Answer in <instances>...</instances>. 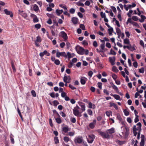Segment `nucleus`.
Returning <instances> with one entry per match:
<instances>
[{"instance_id":"nucleus-1","label":"nucleus","mask_w":146,"mask_h":146,"mask_svg":"<svg viewBox=\"0 0 146 146\" xmlns=\"http://www.w3.org/2000/svg\"><path fill=\"white\" fill-rule=\"evenodd\" d=\"M75 49L77 53L80 55H83L84 54L85 49L79 45L77 46L75 48Z\"/></svg>"},{"instance_id":"nucleus-2","label":"nucleus","mask_w":146,"mask_h":146,"mask_svg":"<svg viewBox=\"0 0 146 146\" xmlns=\"http://www.w3.org/2000/svg\"><path fill=\"white\" fill-rule=\"evenodd\" d=\"M74 142L75 144H81L84 143V140L82 136H78L76 137L74 139Z\"/></svg>"},{"instance_id":"nucleus-3","label":"nucleus","mask_w":146,"mask_h":146,"mask_svg":"<svg viewBox=\"0 0 146 146\" xmlns=\"http://www.w3.org/2000/svg\"><path fill=\"white\" fill-rule=\"evenodd\" d=\"M98 133H99L104 139H108L110 138V136L108 132L106 133L103 131H98Z\"/></svg>"},{"instance_id":"nucleus-4","label":"nucleus","mask_w":146,"mask_h":146,"mask_svg":"<svg viewBox=\"0 0 146 146\" xmlns=\"http://www.w3.org/2000/svg\"><path fill=\"white\" fill-rule=\"evenodd\" d=\"M73 113L74 115L77 117H81L82 116V113L80 112L78 110L73 109Z\"/></svg>"},{"instance_id":"nucleus-5","label":"nucleus","mask_w":146,"mask_h":146,"mask_svg":"<svg viewBox=\"0 0 146 146\" xmlns=\"http://www.w3.org/2000/svg\"><path fill=\"white\" fill-rule=\"evenodd\" d=\"M88 137L89 139H87L88 142L89 143H92L95 138V135L94 134H91L89 135Z\"/></svg>"},{"instance_id":"nucleus-6","label":"nucleus","mask_w":146,"mask_h":146,"mask_svg":"<svg viewBox=\"0 0 146 146\" xmlns=\"http://www.w3.org/2000/svg\"><path fill=\"white\" fill-rule=\"evenodd\" d=\"M63 56L65 58H66L67 56L64 52H60L59 51L57 52L56 54V56L59 58L60 56Z\"/></svg>"},{"instance_id":"nucleus-7","label":"nucleus","mask_w":146,"mask_h":146,"mask_svg":"<svg viewBox=\"0 0 146 146\" xmlns=\"http://www.w3.org/2000/svg\"><path fill=\"white\" fill-rule=\"evenodd\" d=\"M109 59V62L112 65H113L115 64V56L110 57Z\"/></svg>"},{"instance_id":"nucleus-8","label":"nucleus","mask_w":146,"mask_h":146,"mask_svg":"<svg viewBox=\"0 0 146 146\" xmlns=\"http://www.w3.org/2000/svg\"><path fill=\"white\" fill-rule=\"evenodd\" d=\"M61 36L64 39V41H66L68 38L67 34L64 31H62L60 32Z\"/></svg>"},{"instance_id":"nucleus-9","label":"nucleus","mask_w":146,"mask_h":146,"mask_svg":"<svg viewBox=\"0 0 146 146\" xmlns=\"http://www.w3.org/2000/svg\"><path fill=\"white\" fill-rule=\"evenodd\" d=\"M78 104L81 108L82 110L84 111L85 110V104L82 102H79Z\"/></svg>"},{"instance_id":"nucleus-10","label":"nucleus","mask_w":146,"mask_h":146,"mask_svg":"<svg viewBox=\"0 0 146 146\" xmlns=\"http://www.w3.org/2000/svg\"><path fill=\"white\" fill-rule=\"evenodd\" d=\"M5 14L7 15H9L11 17H12L13 16V14L12 12H11L10 11H9L7 9H5L4 10Z\"/></svg>"},{"instance_id":"nucleus-11","label":"nucleus","mask_w":146,"mask_h":146,"mask_svg":"<svg viewBox=\"0 0 146 146\" xmlns=\"http://www.w3.org/2000/svg\"><path fill=\"white\" fill-rule=\"evenodd\" d=\"M96 121V120L94 119L93 121V122H91L90 123L89 127L91 129H93L95 127Z\"/></svg>"},{"instance_id":"nucleus-12","label":"nucleus","mask_w":146,"mask_h":146,"mask_svg":"<svg viewBox=\"0 0 146 146\" xmlns=\"http://www.w3.org/2000/svg\"><path fill=\"white\" fill-rule=\"evenodd\" d=\"M135 45L131 46L129 43V40H128V50H131L133 51L135 50Z\"/></svg>"},{"instance_id":"nucleus-13","label":"nucleus","mask_w":146,"mask_h":146,"mask_svg":"<svg viewBox=\"0 0 146 146\" xmlns=\"http://www.w3.org/2000/svg\"><path fill=\"white\" fill-rule=\"evenodd\" d=\"M71 21L72 23L74 25L76 24L78 21V18L76 17H73L72 18Z\"/></svg>"},{"instance_id":"nucleus-14","label":"nucleus","mask_w":146,"mask_h":146,"mask_svg":"<svg viewBox=\"0 0 146 146\" xmlns=\"http://www.w3.org/2000/svg\"><path fill=\"white\" fill-rule=\"evenodd\" d=\"M137 130V129L136 128V126L135 125H134L133 126V132L134 134V135L135 136H136L137 135V133L136 131Z\"/></svg>"},{"instance_id":"nucleus-15","label":"nucleus","mask_w":146,"mask_h":146,"mask_svg":"<svg viewBox=\"0 0 146 146\" xmlns=\"http://www.w3.org/2000/svg\"><path fill=\"white\" fill-rule=\"evenodd\" d=\"M141 19H139V21L141 22V23H143V22L145 19H146V17L144 15H141Z\"/></svg>"},{"instance_id":"nucleus-16","label":"nucleus","mask_w":146,"mask_h":146,"mask_svg":"<svg viewBox=\"0 0 146 146\" xmlns=\"http://www.w3.org/2000/svg\"><path fill=\"white\" fill-rule=\"evenodd\" d=\"M88 108H95V105L93 104L91 102H89L88 103Z\"/></svg>"},{"instance_id":"nucleus-17","label":"nucleus","mask_w":146,"mask_h":146,"mask_svg":"<svg viewBox=\"0 0 146 146\" xmlns=\"http://www.w3.org/2000/svg\"><path fill=\"white\" fill-rule=\"evenodd\" d=\"M11 64L12 67L13 69V72H15L16 70L14 65V64L13 61V60H11Z\"/></svg>"},{"instance_id":"nucleus-18","label":"nucleus","mask_w":146,"mask_h":146,"mask_svg":"<svg viewBox=\"0 0 146 146\" xmlns=\"http://www.w3.org/2000/svg\"><path fill=\"white\" fill-rule=\"evenodd\" d=\"M121 74L124 77H125V80L127 82H128V76H125V73L123 71H121Z\"/></svg>"},{"instance_id":"nucleus-19","label":"nucleus","mask_w":146,"mask_h":146,"mask_svg":"<svg viewBox=\"0 0 146 146\" xmlns=\"http://www.w3.org/2000/svg\"><path fill=\"white\" fill-rule=\"evenodd\" d=\"M55 120L56 122L58 124L62 122L61 120L60 117H58L55 118Z\"/></svg>"},{"instance_id":"nucleus-20","label":"nucleus","mask_w":146,"mask_h":146,"mask_svg":"<svg viewBox=\"0 0 146 146\" xmlns=\"http://www.w3.org/2000/svg\"><path fill=\"white\" fill-rule=\"evenodd\" d=\"M108 130L109 131V133L110 134L113 133L115 132L114 129L113 127H112L110 129Z\"/></svg>"},{"instance_id":"nucleus-21","label":"nucleus","mask_w":146,"mask_h":146,"mask_svg":"<svg viewBox=\"0 0 146 146\" xmlns=\"http://www.w3.org/2000/svg\"><path fill=\"white\" fill-rule=\"evenodd\" d=\"M115 141L117 144L120 145H122L124 143V141H121L118 139L117 140Z\"/></svg>"},{"instance_id":"nucleus-22","label":"nucleus","mask_w":146,"mask_h":146,"mask_svg":"<svg viewBox=\"0 0 146 146\" xmlns=\"http://www.w3.org/2000/svg\"><path fill=\"white\" fill-rule=\"evenodd\" d=\"M62 130L64 133H67L69 131L68 127H64L62 128Z\"/></svg>"},{"instance_id":"nucleus-23","label":"nucleus","mask_w":146,"mask_h":146,"mask_svg":"<svg viewBox=\"0 0 146 146\" xmlns=\"http://www.w3.org/2000/svg\"><path fill=\"white\" fill-rule=\"evenodd\" d=\"M109 31V34L110 36L111 35L112 32L113 31V28L111 27L108 29Z\"/></svg>"},{"instance_id":"nucleus-24","label":"nucleus","mask_w":146,"mask_h":146,"mask_svg":"<svg viewBox=\"0 0 146 146\" xmlns=\"http://www.w3.org/2000/svg\"><path fill=\"white\" fill-rule=\"evenodd\" d=\"M112 71L115 72H117L119 71L116 67L115 66H113Z\"/></svg>"},{"instance_id":"nucleus-25","label":"nucleus","mask_w":146,"mask_h":146,"mask_svg":"<svg viewBox=\"0 0 146 146\" xmlns=\"http://www.w3.org/2000/svg\"><path fill=\"white\" fill-rule=\"evenodd\" d=\"M20 15L24 17L25 19H26L27 17V13L24 11L23 13H21Z\"/></svg>"},{"instance_id":"nucleus-26","label":"nucleus","mask_w":146,"mask_h":146,"mask_svg":"<svg viewBox=\"0 0 146 146\" xmlns=\"http://www.w3.org/2000/svg\"><path fill=\"white\" fill-rule=\"evenodd\" d=\"M54 141L55 144H57L59 143V139L58 137H54Z\"/></svg>"},{"instance_id":"nucleus-27","label":"nucleus","mask_w":146,"mask_h":146,"mask_svg":"<svg viewBox=\"0 0 146 146\" xmlns=\"http://www.w3.org/2000/svg\"><path fill=\"white\" fill-rule=\"evenodd\" d=\"M137 125L138 126L137 129H140V130H141V127L142 125L141 123L140 122H139L137 124Z\"/></svg>"},{"instance_id":"nucleus-28","label":"nucleus","mask_w":146,"mask_h":146,"mask_svg":"<svg viewBox=\"0 0 146 146\" xmlns=\"http://www.w3.org/2000/svg\"><path fill=\"white\" fill-rule=\"evenodd\" d=\"M109 54H112L115 55L116 54V53L114 50L111 49L110 50V52Z\"/></svg>"},{"instance_id":"nucleus-29","label":"nucleus","mask_w":146,"mask_h":146,"mask_svg":"<svg viewBox=\"0 0 146 146\" xmlns=\"http://www.w3.org/2000/svg\"><path fill=\"white\" fill-rule=\"evenodd\" d=\"M54 62V64L57 65H58L60 63V60L58 59H56Z\"/></svg>"},{"instance_id":"nucleus-30","label":"nucleus","mask_w":146,"mask_h":146,"mask_svg":"<svg viewBox=\"0 0 146 146\" xmlns=\"http://www.w3.org/2000/svg\"><path fill=\"white\" fill-rule=\"evenodd\" d=\"M114 98L116 100H121L120 96L118 95L115 94Z\"/></svg>"},{"instance_id":"nucleus-31","label":"nucleus","mask_w":146,"mask_h":146,"mask_svg":"<svg viewBox=\"0 0 146 146\" xmlns=\"http://www.w3.org/2000/svg\"><path fill=\"white\" fill-rule=\"evenodd\" d=\"M132 19L135 21H137L138 20L137 16H133L132 17Z\"/></svg>"},{"instance_id":"nucleus-32","label":"nucleus","mask_w":146,"mask_h":146,"mask_svg":"<svg viewBox=\"0 0 146 146\" xmlns=\"http://www.w3.org/2000/svg\"><path fill=\"white\" fill-rule=\"evenodd\" d=\"M117 118L119 121H121L122 118L121 117V115H120L119 114L117 113Z\"/></svg>"},{"instance_id":"nucleus-33","label":"nucleus","mask_w":146,"mask_h":146,"mask_svg":"<svg viewBox=\"0 0 146 146\" xmlns=\"http://www.w3.org/2000/svg\"><path fill=\"white\" fill-rule=\"evenodd\" d=\"M113 88L116 91V92H118V89L117 87L114 84H113L112 86Z\"/></svg>"},{"instance_id":"nucleus-34","label":"nucleus","mask_w":146,"mask_h":146,"mask_svg":"<svg viewBox=\"0 0 146 146\" xmlns=\"http://www.w3.org/2000/svg\"><path fill=\"white\" fill-rule=\"evenodd\" d=\"M64 140L65 142L67 143L69 141V139L68 137L65 136L64 138Z\"/></svg>"},{"instance_id":"nucleus-35","label":"nucleus","mask_w":146,"mask_h":146,"mask_svg":"<svg viewBox=\"0 0 146 146\" xmlns=\"http://www.w3.org/2000/svg\"><path fill=\"white\" fill-rule=\"evenodd\" d=\"M80 82L82 84L84 85L86 83V81L84 79L81 78L80 79Z\"/></svg>"},{"instance_id":"nucleus-36","label":"nucleus","mask_w":146,"mask_h":146,"mask_svg":"<svg viewBox=\"0 0 146 146\" xmlns=\"http://www.w3.org/2000/svg\"><path fill=\"white\" fill-rule=\"evenodd\" d=\"M59 6L60 7L63 8L64 10H67V7H66L65 5H62V4H60L59 5Z\"/></svg>"},{"instance_id":"nucleus-37","label":"nucleus","mask_w":146,"mask_h":146,"mask_svg":"<svg viewBox=\"0 0 146 146\" xmlns=\"http://www.w3.org/2000/svg\"><path fill=\"white\" fill-rule=\"evenodd\" d=\"M33 9L35 11L38 10L39 9L38 6L36 5L35 4L33 7Z\"/></svg>"},{"instance_id":"nucleus-38","label":"nucleus","mask_w":146,"mask_h":146,"mask_svg":"<svg viewBox=\"0 0 146 146\" xmlns=\"http://www.w3.org/2000/svg\"><path fill=\"white\" fill-rule=\"evenodd\" d=\"M68 80V77L67 76H66V74H65L63 78V81L64 82H67V81Z\"/></svg>"},{"instance_id":"nucleus-39","label":"nucleus","mask_w":146,"mask_h":146,"mask_svg":"<svg viewBox=\"0 0 146 146\" xmlns=\"http://www.w3.org/2000/svg\"><path fill=\"white\" fill-rule=\"evenodd\" d=\"M136 6V5L135 3H133L132 5H128V9L131 8L132 7H135Z\"/></svg>"},{"instance_id":"nucleus-40","label":"nucleus","mask_w":146,"mask_h":146,"mask_svg":"<svg viewBox=\"0 0 146 146\" xmlns=\"http://www.w3.org/2000/svg\"><path fill=\"white\" fill-rule=\"evenodd\" d=\"M69 12L72 14H73L75 12V9L73 8H71L70 9Z\"/></svg>"},{"instance_id":"nucleus-41","label":"nucleus","mask_w":146,"mask_h":146,"mask_svg":"<svg viewBox=\"0 0 146 146\" xmlns=\"http://www.w3.org/2000/svg\"><path fill=\"white\" fill-rule=\"evenodd\" d=\"M140 145L141 146H144L145 145V141L143 139H141L140 143Z\"/></svg>"},{"instance_id":"nucleus-42","label":"nucleus","mask_w":146,"mask_h":146,"mask_svg":"<svg viewBox=\"0 0 146 146\" xmlns=\"http://www.w3.org/2000/svg\"><path fill=\"white\" fill-rule=\"evenodd\" d=\"M116 32L117 34H121V32L120 29L118 27L116 28Z\"/></svg>"},{"instance_id":"nucleus-43","label":"nucleus","mask_w":146,"mask_h":146,"mask_svg":"<svg viewBox=\"0 0 146 146\" xmlns=\"http://www.w3.org/2000/svg\"><path fill=\"white\" fill-rule=\"evenodd\" d=\"M54 105L56 106L58 105L59 104V102L57 100H54L53 102Z\"/></svg>"},{"instance_id":"nucleus-44","label":"nucleus","mask_w":146,"mask_h":146,"mask_svg":"<svg viewBox=\"0 0 146 146\" xmlns=\"http://www.w3.org/2000/svg\"><path fill=\"white\" fill-rule=\"evenodd\" d=\"M139 72L140 73H143L144 72V69L143 67H142L139 69Z\"/></svg>"},{"instance_id":"nucleus-45","label":"nucleus","mask_w":146,"mask_h":146,"mask_svg":"<svg viewBox=\"0 0 146 146\" xmlns=\"http://www.w3.org/2000/svg\"><path fill=\"white\" fill-rule=\"evenodd\" d=\"M35 41H36L38 42H41V38L39 36H37L36 37V39Z\"/></svg>"},{"instance_id":"nucleus-46","label":"nucleus","mask_w":146,"mask_h":146,"mask_svg":"<svg viewBox=\"0 0 146 146\" xmlns=\"http://www.w3.org/2000/svg\"><path fill=\"white\" fill-rule=\"evenodd\" d=\"M33 21L34 23H36L38 22V19L36 16L33 18Z\"/></svg>"},{"instance_id":"nucleus-47","label":"nucleus","mask_w":146,"mask_h":146,"mask_svg":"<svg viewBox=\"0 0 146 146\" xmlns=\"http://www.w3.org/2000/svg\"><path fill=\"white\" fill-rule=\"evenodd\" d=\"M70 121L71 122L73 123H76V119L74 117H73L72 118H71L70 119Z\"/></svg>"},{"instance_id":"nucleus-48","label":"nucleus","mask_w":146,"mask_h":146,"mask_svg":"<svg viewBox=\"0 0 146 146\" xmlns=\"http://www.w3.org/2000/svg\"><path fill=\"white\" fill-rule=\"evenodd\" d=\"M31 93L33 97H35L36 96L35 92L34 90H32L31 91Z\"/></svg>"},{"instance_id":"nucleus-49","label":"nucleus","mask_w":146,"mask_h":146,"mask_svg":"<svg viewBox=\"0 0 146 146\" xmlns=\"http://www.w3.org/2000/svg\"><path fill=\"white\" fill-rule=\"evenodd\" d=\"M100 15L102 18H104L106 17V14L105 13H103V12L100 13Z\"/></svg>"},{"instance_id":"nucleus-50","label":"nucleus","mask_w":146,"mask_h":146,"mask_svg":"<svg viewBox=\"0 0 146 146\" xmlns=\"http://www.w3.org/2000/svg\"><path fill=\"white\" fill-rule=\"evenodd\" d=\"M69 88H71V89L72 90H74L75 89H76V88L73 85H72L71 84H69Z\"/></svg>"},{"instance_id":"nucleus-51","label":"nucleus","mask_w":146,"mask_h":146,"mask_svg":"<svg viewBox=\"0 0 146 146\" xmlns=\"http://www.w3.org/2000/svg\"><path fill=\"white\" fill-rule=\"evenodd\" d=\"M82 44L85 46H87L88 45L87 41L86 40H84L82 42Z\"/></svg>"},{"instance_id":"nucleus-52","label":"nucleus","mask_w":146,"mask_h":146,"mask_svg":"<svg viewBox=\"0 0 146 146\" xmlns=\"http://www.w3.org/2000/svg\"><path fill=\"white\" fill-rule=\"evenodd\" d=\"M97 84L98 87L100 89H102V83L101 82H98L97 83Z\"/></svg>"},{"instance_id":"nucleus-53","label":"nucleus","mask_w":146,"mask_h":146,"mask_svg":"<svg viewBox=\"0 0 146 146\" xmlns=\"http://www.w3.org/2000/svg\"><path fill=\"white\" fill-rule=\"evenodd\" d=\"M77 5L78 6H82V7H84V4L80 2H78L77 3Z\"/></svg>"},{"instance_id":"nucleus-54","label":"nucleus","mask_w":146,"mask_h":146,"mask_svg":"<svg viewBox=\"0 0 146 146\" xmlns=\"http://www.w3.org/2000/svg\"><path fill=\"white\" fill-rule=\"evenodd\" d=\"M80 28H81L83 30H85V26L84 24H81L80 25Z\"/></svg>"},{"instance_id":"nucleus-55","label":"nucleus","mask_w":146,"mask_h":146,"mask_svg":"<svg viewBox=\"0 0 146 146\" xmlns=\"http://www.w3.org/2000/svg\"><path fill=\"white\" fill-rule=\"evenodd\" d=\"M35 27L37 29H40L41 27V25L40 24H37L35 25Z\"/></svg>"},{"instance_id":"nucleus-56","label":"nucleus","mask_w":146,"mask_h":146,"mask_svg":"<svg viewBox=\"0 0 146 146\" xmlns=\"http://www.w3.org/2000/svg\"><path fill=\"white\" fill-rule=\"evenodd\" d=\"M65 45V43L63 42L60 43V47L62 48H63Z\"/></svg>"},{"instance_id":"nucleus-57","label":"nucleus","mask_w":146,"mask_h":146,"mask_svg":"<svg viewBox=\"0 0 146 146\" xmlns=\"http://www.w3.org/2000/svg\"><path fill=\"white\" fill-rule=\"evenodd\" d=\"M139 121V116L138 115H136L135 119L134 122L135 123H136Z\"/></svg>"},{"instance_id":"nucleus-58","label":"nucleus","mask_w":146,"mask_h":146,"mask_svg":"<svg viewBox=\"0 0 146 146\" xmlns=\"http://www.w3.org/2000/svg\"><path fill=\"white\" fill-rule=\"evenodd\" d=\"M133 65L134 67L135 68H137L138 66L137 62L136 61L134 62L133 63Z\"/></svg>"},{"instance_id":"nucleus-59","label":"nucleus","mask_w":146,"mask_h":146,"mask_svg":"<svg viewBox=\"0 0 146 146\" xmlns=\"http://www.w3.org/2000/svg\"><path fill=\"white\" fill-rule=\"evenodd\" d=\"M93 74V72L92 71H90L88 72V75L90 78L92 77Z\"/></svg>"},{"instance_id":"nucleus-60","label":"nucleus","mask_w":146,"mask_h":146,"mask_svg":"<svg viewBox=\"0 0 146 146\" xmlns=\"http://www.w3.org/2000/svg\"><path fill=\"white\" fill-rule=\"evenodd\" d=\"M87 112L88 114L90 115H92V112L91 110L88 109L87 110Z\"/></svg>"},{"instance_id":"nucleus-61","label":"nucleus","mask_w":146,"mask_h":146,"mask_svg":"<svg viewBox=\"0 0 146 146\" xmlns=\"http://www.w3.org/2000/svg\"><path fill=\"white\" fill-rule=\"evenodd\" d=\"M140 45H141L142 47H143V48L144 47V43L142 40H141L140 41Z\"/></svg>"},{"instance_id":"nucleus-62","label":"nucleus","mask_w":146,"mask_h":146,"mask_svg":"<svg viewBox=\"0 0 146 146\" xmlns=\"http://www.w3.org/2000/svg\"><path fill=\"white\" fill-rule=\"evenodd\" d=\"M49 94L50 96L52 98H54L55 97V93L54 92L51 93Z\"/></svg>"},{"instance_id":"nucleus-63","label":"nucleus","mask_w":146,"mask_h":146,"mask_svg":"<svg viewBox=\"0 0 146 146\" xmlns=\"http://www.w3.org/2000/svg\"><path fill=\"white\" fill-rule=\"evenodd\" d=\"M56 13L57 15L60 16V14H61V13L60 11V10L56 9Z\"/></svg>"},{"instance_id":"nucleus-64","label":"nucleus","mask_w":146,"mask_h":146,"mask_svg":"<svg viewBox=\"0 0 146 146\" xmlns=\"http://www.w3.org/2000/svg\"><path fill=\"white\" fill-rule=\"evenodd\" d=\"M90 90L92 92H94L96 90V88L93 86H91L90 88Z\"/></svg>"}]
</instances>
